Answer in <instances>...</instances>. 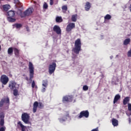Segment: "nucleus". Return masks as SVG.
<instances>
[{
    "label": "nucleus",
    "mask_w": 131,
    "mask_h": 131,
    "mask_svg": "<svg viewBox=\"0 0 131 131\" xmlns=\"http://www.w3.org/2000/svg\"><path fill=\"white\" fill-rule=\"evenodd\" d=\"M57 67V64L56 63L53 62L52 64H50L49 66V73L50 75H52V73L55 72V70H56V67Z\"/></svg>",
    "instance_id": "4"
},
{
    "label": "nucleus",
    "mask_w": 131,
    "mask_h": 131,
    "mask_svg": "<svg viewBox=\"0 0 131 131\" xmlns=\"http://www.w3.org/2000/svg\"><path fill=\"white\" fill-rule=\"evenodd\" d=\"M12 17H8L7 18L8 21H9V22H15V21H16V19L13 18Z\"/></svg>",
    "instance_id": "27"
},
{
    "label": "nucleus",
    "mask_w": 131,
    "mask_h": 131,
    "mask_svg": "<svg viewBox=\"0 0 131 131\" xmlns=\"http://www.w3.org/2000/svg\"><path fill=\"white\" fill-rule=\"evenodd\" d=\"M89 90V86L86 85H84L83 86V91H88Z\"/></svg>",
    "instance_id": "33"
},
{
    "label": "nucleus",
    "mask_w": 131,
    "mask_h": 131,
    "mask_svg": "<svg viewBox=\"0 0 131 131\" xmlns=\"http://www.w3.org/2000/svg\"><path fill=\"white\" fill-rule=\"evenodd\" d=\"M73 101V96L72 95H68L67 96L66 102L68 103H71Z\"/></svg>",
    "instance_id": "13"
},
{
    "label": "nucleus",
    "mask_w": 131,
    "mask_h": 131,
    "mask_svg": "<svg viewBox=\"0 0 131 131\" xmlns=\"http://www.w3.org/2000/svg\"><path fill=\"white\" fill-rule=\"evenodd\" d=\"M26 80H27V81L29 80V79L28 78V77H26Z\"/></svg>",
    "instance_id": "49"
},
{
    "label": "nucleus",
    "mask_w": 131,
    "mask_h": 131,
    "mask_svg": "<svg viewBox=\"0 0 131 131\" xmlns=\"http://www.w3.org/2000/svg\"><path fill=\"white\" fill-rule=\"evenodd\" d=\"M128 122H129V123H130V122H131V119H130V118H128Z\"/></svg>",
    "instance_id": "48"
},
{
    "label": "nucleus",
    "mask_w": 131,
    "mask_h": 131,
    "mask_svg": "<svg viewBox=\"0 0 131 131\" xmlns=\"http://www.w3.org/2000/svg\"><path fill=\"white\" fill-rule=\"evenodd\" d=\"M75 28V24L73 23H70L67 26L66 31L68 33L71 34L72 29Z\"/></svg>",
    "instance_id": "5"
},
{
    "label": "nucleus",
    "mask_w": 131,
    "mask_h": 131,
    "mask_svg": "<svg viewBox=\"0 0 131 131\" xmlns=\"http://www.w3.org/2000/svg\"><path fill=\"white\" fill-rule=\"evenodd\" d=\"M16 85L17 83H16V82L14 81H11L9 82V88L10 89V90H14V89H16Z\"/></svg>",
    "instance_id": "10"
},
{
    "label": "nucleus",
    "mask_w": 131,
    "mask_h": 131,
    "mask_svg": "<svg viewBox=\"0 0 131 131\" xmlns=\"http://www.w3.org/2000/svg\"><path fill=\"white\" fill-rule=\"evenodd\" d=\"M44 9H48V4L47 3H45L43 5Z\"/></svg>",
    "instance_id": "43"
},
{
    "label": "nucleus",
    "mask_w": 131,
    "mask_h": 131,
    "mask_svg": "<svg viewBox=\"0 0 131 131\" xmlns=\"http://www.w3.org/2000/svg\"><path fill=\"white\" fill-rule=\"evenodd\" d=\"M34 4H36V2H34Z\"/></svg>",
    "instance_id": "50"
},
{
    "label": "nucleus",
    "mask_w": 131,
    "mask_h": 131,
    "mask_svg": "<svg viewBox=\"0 0 131 131\" xmlns=\"http://www.w3.org/2000/svg\"><path fill=\"white\" fill-rule=\"evenodd\" d=\"M14 27H15L16 29H20L22 27V24H15L13 25Z\"/></svg>",
    "instance_id": "23"
},
{
    "label": "nucleus",
    "mask_w": 131,
    "mask_h": 131,
    "mask_svg": "<svg viewBox=\"0 0 131 131\" xmlns=\"http://www.w3.org/2000/svg\"><path fill=\"white\" fill-rule=\"evenodd\" d=\"M67 119H71V117L69 116V113H67L66 115Z\"/></svg>",
    "instance_id": "38"
},
{
    "label": "nucleus",
    "mask_w": 131,
    "mask_h": 131,
    "mask_svg": "<svg viewBox=\"0 0 131 131\" xmlns=\"http://www.w3.org/2000/svg\"><path fill=\"white\" fill-rule=\"evenodd\" d=\"M14 51L15 55L16 56H18L19 55V50H18V49H17L16 48H14Z\"/></svg>",
    "instance_id": "29"
},
{
    "label": "nucleus",
    "mask_w": 131,
    "mask_h": 131,
    "mask_svg": "<svg viewBox=\"0 0 131 131\" xmlns=\"http://www.w3.org/2000/svg\"><path fill=\"white\" fill-rule=\"evenodd\" d=\"M66 10H67V7H66Z\"/></svg>",
    "instance_id": "51"
},
{
    "label": "nucleus",
    "mask_w": 131,
    "mask_h": 131,
    "mask_svg": "<svg viewBox=\"0 0 131 131\" xmlns=\"http://www.w3.org/2000/svg\"><path fill=\"white\" fill-rule=\"evenodd\" d=\"M55 20L57 23H61L63 21V19H62V17L61 16H56Z\"/></svg>",
    "instance_id": "19"
},
{
    "label": "nucleus",
    "mask_w": 131,
    "mask_h": 131,
    "mask_svg": "<svg viewBox=\"0 0 131 131\" xmlns=\"http://www.w3.org/2000/svg\"><path fill=\"white\" fill-rule=\"evenodd\" d=\"M8 54L10 56H12L13 55V48L11 47L8 49Z\"/></svg>",
    "instance_id": "24"
},
{
    "label": "nucleus",
    "mask_w": 131,
    "mask_h": 131,
    "mask_svg": "<svg viewBox=\"0 0 131 131\" xmlns=\"http://www.w3.org/2000/svg\"><path fill=\"white\" fill-rule=\"evenodd\" d=\"M120 98H121V97L119 94L116 95L114 99V101H113L114 104L117 103V102H118V100H120Z\"/></svg>",
    "instance_id": "15"
},
{
    "label": "nucleus",
    "mask_w": 131,
    "mask_h": 131,
    "mask_svg": "<svg viewBox=\"0 0 131 131\" xmlns=\"http://www.w3.org/2000/svg\"><path fill=\"white\" fill-rule=\"evenodd\" d=\"M7 14L9 17H14L15 16V12L13 11H9Z\"/></svg>",
    "instance_id": "22"
},
{
    "label": "nucleus",
    "mask_w": 131,
    "mask_h": 131,
    "mask_svg": "<svg viewBox=\"0 0 131 131\" xmlns=\"http://www.w3.org/2000/svg\"><path fill=\"white\" fill-rule=\"evenodd\" d=\"M29 118H30V116L26 113H23L21 115L22 121L26 124L29 123Z\"/></svg>",
    "instance_id": "3"
},
{
    "label": "nucleus",
    "mask_w": 131,
    "mask_h": 131,
    "mask_svg": "<svg viewBox=\"0 0 131 131\" xmlns=\"http://www.w3.org/2000/svg\"><path fill=\"white\" fill-rule=\"evenodd\" d=\"M77 20V15H73L72 16V22H76Z\"/></svg>",
    "instance_id": "25"
},
{
    "label": "nucleus",
    "mask_w": 131,
    "mask_h": 131,
    "mask_svg": "<svg viewBox=\"0 0 131 131\" xmlns=\"http://www.w3.org/2000/svg\"><path fill=\"white\" fill-rule=\"evenodd\" d=\"M15 4H16V5H20V1L19 0H14Z\"/></svg>",
    "instance_id": "41"
},
{
    "label": "nucleus",
    "mask_w": 131,
    "mask_h": 131,
    "mask_svg": "<svg viewBox=\"0 0 131 131\" xmlns=\"http://www.w3.org/2000/svg\"><path fill=\"white\" fill-rule=\"evenodd\" d=\"M34 86H35V89H37V86L35 85V82L34 81V80H33L32 82V89H34Z\"/></svg>",
    "instance_id": "30"
},
{
    "label": "nucleus",
    "mask_w": 131,
    "mask_h": 131,
    "mask_svg": "<svg viewBox=\"0 0 131 131\" xmlns=\"http://www.w3.org/2000/svg\"><path fill=\"white\" fill-rule=\"evenodd\" d=\"M62 10L63 13H66V6H62Z\"/></svg>",
    "instance_id": "36"
},
{
    "label": "nucleus",
    "mask_w": 131,
    "mask_h": 131,
    "mask_svg": "<svg viewBox=\"0 0 131 131\" xmlns=\"http://www.w3.org/2000/svg\"><path fill=\"white\" fill-rule=\"evenodd\" d=\"M41 92H42V93H45V92H46V88L45 87L42 86V88L41 89Z\"/></svg>",
    "instance_id": "45"
},
{
    "label": "nucleus",
    "mask_w": 131,
    "mask_h": 131,
    "mask_svg": "<svg viewBox=\"0 0 131 131\" xmlns=\"http://www.w3.org/2000/svg\"><path fill=\"white\" fill-rule=\"evenodd\" d=\"M42 85L44 88H48V80H43Z\"/></svg>",
    "instance_id": "26"
},
{
    "label": "nucleus",
    "mask_w": 131,
    "mask_h": 131,
    "mask_svg": "<svg viewBox=\"0 0 131 131\" xmlns=\"http://www.w3.org/2000/svg\"><path fill=\"white\" fill-rule=\"evenodd\" d=\"M0 118L1 119H5V113H0Z\"/></svg>",
    "instance_id": "32"
},
{
    "label": "nucleus",
    "mask_w": 131,
    "mask_h": 131,
    "mask_svg": "<svg viewBox=\"0 0 131 131\" xmlns=\"http://www.w3.org/2000/svg\"><path fill=\"white\" fill-rule=\"evenodd\" d=\"M38 105H39V108H42V107H43V104H42V103H41V102H39L38 103Z\"/></svg>",
    "instance_id": "40"
},
{
    "label": "nucleus",
    "mask_w": 131,
    "mask_h": 131,
    "mask_svg": "<svg viewBox=\"0 0 131 131\" xmlns=\"http://www.w3.org/2000/svg\"><path fill=\"white\" fill-rule=\"evenodd\" d=\"M33 11V9L29 8L27 9L26 11L24 12V14L25 16H29V15H31L32 14V11Z\"/></svg>",
    "instance_id": "11"
},
{
    "label": "nucleus",
    "mask_w": 131,
    "mask_h": 131,
    "mask_svg": "<svg viewBox=\"0 0 131 131\" xmlns=\"http://www.w3.org/2000/svg\"><path fill=\"white\" fill-rule=\"evenodd\" d=\"M29 76H30V80L32 81V78H33L34 76V67L33 66V64L32 62H29Z\"/></svg>",
    "instance_id": "2"
},
{
    "label": "nucleus",
    "mask_w": 131,
    "mask_h": 131,
    "mask_svg": "<svg viewBox=\"0 0 131 131\" xmlns=\"http://www.w3.org/2000/svg\"><path fill=\"white\" fill-rule=\"evenodd\" d=\"M92 7V5L91 3L89 2H86L85 5V11H86L88 12V11H90L91 9V8Z\"/></svg>",
    "instance_id": "12"
},
{
    "label": "nucleus",
    "mask_w": 131,
    "mask_h": 131,
    "mask_svg": "<svg viewBox=\"0 0 131 131\" xmlns=\"http://www.w3.org/2000/svg\"><path fill=\"white\" fill-rule=\"evenodd\" d=\"M89 116H90V113L89 112V111H83L80 113L78 118H82V117L88 118Z\"/></svg>",
    "instance_id": "6"
},
{
    "label": "nucleus",
    "mask_w": 131,
    "mask_h": 131,
    "mask_svg": "<svg viewBox=\"0 0 131 131\" xmlns=\"http://www.w3.org/2000/svg\"><path fill=\"white\" fill-rule=\"evenodd\" d=\"M75 47L73 49V52L78 55L79 52L81 51V40L80 38H78L75 41Z\"/></svg>",
    "instance_id": "1"
},
{
    "label": "nucleus",
    "mask_w": 131,
    "mask_h": 131,
    "mask_svg": "<svg viewBox=\"0 0 131 131\" xmlns=\"http://www.w3.org/2000/svg\"><path fill=\"white\" fill-rule=\"evenodd\" d=\"M53 31H54V32H56V33L58 34V35H61V28L58 26L55 25L53 27Z\"/></svg>",
    "instance_id": "8"
},
{
    "label": "nucleus",
    "mask_w": 131,
    "mask_h": 131,
    "mask_svg": "<svg viewBox=\"0 0 131 131\" xmlns=\"http://www.w3.org/2000/svg\"><path fill=\"white\" fill-rule=\"evenodd\" d=\"M13 95H14V96H17L18 95V90H13Z\"/></svg>",
    "instance_id": "35"
},
{
    "label": "nucleus",
    "mask_w": 131,
    "mask_h": 131,
    "mask_svg": "<svg viewBox=\"0 0 131 131\" xmlns=\"http://www.w3.org/2000/svg\"><path fill=\"white\" fill-rule=\"evenodd\" d=\"M129 42H130V39L127 38L125 39L123 41V45L124 46H127V45H129Z\"/></svg>",
    "instance_id": "20"
},
{
    "label": "nucleus",
    "mask_w": 131,
    "mask_h": 131,
    "mask_svg": "<svg viewBox=\"0 0 131 131\" xmlns=\"http://www.w3.org/2000/svg\"><path fill=\"white\" fill-rule=\"evenodd\" d=\"M112 17L110 14H106L104 16V20H110Z\"/></svg>",
    "instance_id": "28"
},
{
    "label": "nucleus",
    "mask_w": 131,
    "mask_h": 131,
    "mask_svg": "<svg viewBox=\"0 0 131 131\" xmlns=\"http://www.w3.org/2000/svg\"><path fill=\"white\" fill-rule=\"evenodd\" d=\"M128 110L130 112L129 115H131V103H128Z\"/></svg>",
    "instance_id": "34"
},
{
    "label": "nucleus",
    "mask_w": 131,
    "mask_h": 131,
    "mask_svg": "<svg viewBox=\"0 0 131 131\" xmlns=\"http://www.w3.org/2000/svg\"><path fill=\"white\" fill-rule=\"evenodd\" d=\"M62 102H63V103L66 102V96L63 97V98L62 99Z\"/></svg>",
    "instance_id": "44"
},
{
    "label": "nucleus",
    "mask_w": 131,
    "mask_h": 131,
    "mask_svg": "<svg viewBox=\"0 0 131 131\" xmlns=\"http://www.w3.org/2000/svg\"><path fill=\"white\" fill-rule=\"evenodd\" d=\"M1 82L5 85L9 82V77L6 75H2L0 79Z\"/></svg>",
    "instance_id": "7"
},
{
    "label": "nucleus",
    "mask_w": 131,
    "mask_h": 131,
    "mask_svg": "<svg viewBox=\"0 0 131 131\" xmlns=\"http://www.w3.org/2000/svg\"><path fill=\"white\" fill-rule=\"evenodd\" d=\"M3 8L4 11H9V9L11 8L9 5H5L3 6Z\"/></svg>",
    "instance_id": "21"
},
{
    "label": "nucleus",
    "mask_w": 131,
    "mask_h": 131,
    "mask_svg": "<svg viewBox=\"0 0 131 131\" xmlns=\"http://www.w3.org/2000/svg\"><path fill=\"white\" fill-rule=\"evenodd\" d=\"M4 124H5V119H1L0 120V125L1 126H4Z\"/></svg>",
    "instance_id": "31"
},
{
    "label": "nucleus",
    "mask_w": 131,
    "mask_h": 131,
    "mask_svg": "<svg viewBox=\"0 0 131 131\" xmlns=\"http://www.w3.org/2000/svg\"><path fill=\"white\" fill-rule=\"evenodd\" d=\"M33 113H35V112H36V110H37V107H38V102L35 101L33 104Z\"/></svg>",
    "instance_id": "14"
},
{
    "label": "nucleus",
    "mask_w": 131,
    "mask_h": 131,
    "mask_svg": "<svg viewBox=\"0 0 131 131\" xmlns=\"http://www.w3.org/2000/svg\"><path fill=\"white\" fill-rule=\"evenodd\" d=\"M50 6H53V5H54V1L53 0H50Z\"/></svg>",
    "instance_id": "42"
},
{
    "label": "nucleus",
    "mask_w": 131,
    "mask_h": 131,
    "mask_svg": "<svg viewBox=\"0 0 131 131\" xmlns=\"http://www.w3.org/2000/svg\"><path fill=\"white\" fill-rule=\"evenodd\" d=\"M27 30L28 31V28H27Z\"/></svg>",
    "instance_id": "52"
},
{
    "label": "nucleus",
    "mask_w": 131,
    "mask_h": 131,
    "mask_svg": "<svg viewBox=\"0 0 131 131\" xmlns=\"http://www.w3.org/2000/svg\"><path fill=\"white\" fill-rule=\"evenodd\" d=\"M112 123L113 126H118V120L117 119L113 118L112 120Z\"/></svg>",
    "instance_id": "16"
},
{
    "label": "nucleus",
    "mask_w": 131,
    "mask_h": 131,
    "mask_svg": "<svg viewBox=\"0 0 131 131\" xmlns=\"http://www.w3.org/2000/svg\"><path fill=\"white\" fill-rule=\"evenodd\" d=\"M59 121L61 123H63V122H65V120H64L63 119H59Z\"/></svg>",
    "instance_id": "46"
},
{
    "label": "nucleus",
    "mask_w": 131,
    "mask_h": 131,
    "mask_svg": "<svg viewBox=\"0 0 131 131\" xmlns=\"http://www.w3.org/2000/svg\"><path fill=\"white\" fill-rule=\"evenodd\" d=\"M128 102H129V97H126L123 99V104L124 105H125Z\"/></svg>",
    "instance_id": "18"
},
{
    "label": "nucleus",
    "mask_w": 131,
    "mask_h": 131,
    "mask_svg": "<svg viewBox=\"0 0 131 131\" xmlns=\"http://www.w3.org/2000/svg\"><path fill=\"white\" fill-rule=\"evenodd\" d=\"M73 59H76V58H77V55L73 54Z\"/></svg>",
    "instance_id": "47"
},
{
    "label": "nucleus",
    "mask_w": 131,
    "mask_h": 131,
    "mask_svg": "<svg viewBox=\"0 0 131 131\" xmlns=\"http://www.w3.org/2000/svg\"><path fill=\"white\" fill-rule=\"evenodd\" d=\"M6 103V104H9L10 103V99L9 97H7V98H3L0 101V107L4 106V104Z\"/></svg>",
    "instance_id": "9"
},
{
    "label": "nucleus",
    "mask_w": 131,
    "mask_h": 131,
    "mask_svg": "<svg viewBox=\"0 0 131 131\" xmlns=\"http://www.w3.org/2000/svg\"><path fill=\"white\" fill-rule=\"evenodd\" d=\"M127 57H131V49L127 52Z\"/></svg>",
    "instance_id": "37"
},
{
    "label": "nucleus",
    "mask_w": 131,
    "mask_h": 131,
    "mask_svg": "<svg viewBox=\"0 0 131 131\" xmlns=\"http://www.w3.org/2000/svg\"><path fill=\"white\" fill-rule=\"evenodd\" d=\"M6 130V127L3 126L0 128V131H5Z\"/></svg>",
    "instance_id": "39"
},
{
    "label": "nucleus",
    "mask_w": 131,
    "mask_h": 131,
    "mask_svg": "<svg viewBox=\"0 0 131 131\" xmlns=\"http://www.w3.org/2000/svg\"><path fill=\"white\" fill-rule=\"evenodd\" d=\"M18 124L20 126L21 131H26V126H24L21 122H18Z\"/></svg>",
    "instance_id": "17"
}]
</instances>
